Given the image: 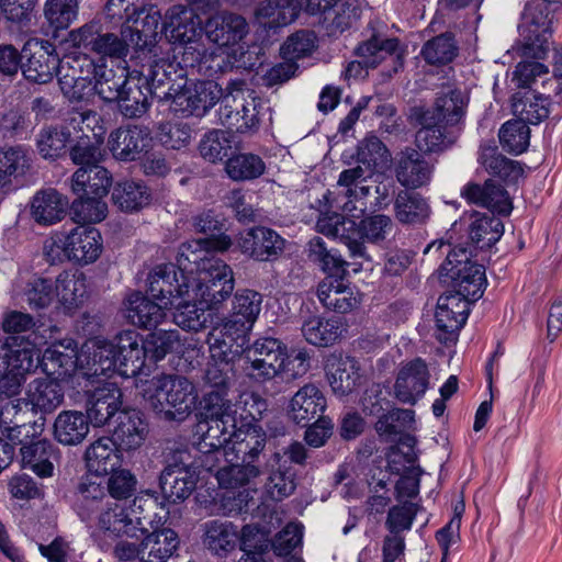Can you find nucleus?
Here are the masks:
<instances>
[{
    "label": "nucleus",
    "instance_id": "f257e3e1",
    "mask_svg": "<svg viewBox=\"0 0 562 562\" xmlns=\"http://www.w3.org/2000/svg\"><path fill=\"white\" fill-rule=\"evenodd\" d=\"M83 352L89 360V370L86 375L92 376L110 372L130 378L142 373L148 358L145 341L135 330L120 333L114 340L109 341L93 338L85 344Z\"/></svg>",
    "mask_w": 562,
    "mask_h": 562
},
{
    "label": "nucleus",
    "instance_id": "f03ea898",
    "mask_svg": "<svg viewBox=\"0 0 562 562\" xmlns=\"http://www.w3.org/2000/svg\"><path fill=\"white\" fill-rule=\"evenodd\" d=\"M77 514L90 528H94L93 537L99 535L115 538L127 536L138 540L139 528L130 517L127 509L105 495L103 487L98 483L91 482L81 485Z\"/></svg>",
    "mask_w": 562,
    "mask_h": 562
},
{
    "label": "nucleus",
    "instance_id": "7ed1b4c3",
    "mask_svg": "<svg viewBox=\"0 0 562 562\" xmlns=\"http://www.w3.org/2000/svg\"><path fill=\"white\" fill-rule=\"evenodd\" d=\"M165 27L170 40L183 44L181 61L186 68L196 67L199 72L213 76L227 66L228 58L224 52L207 53L195 44L202 35V21L193 10L181 5L171 8L167 13Z\"/></svg>",
    "mask_w": 562,
    "mask_h": 562
},
{
    "label": "nucleus",
    "instance_id": "20e7f679",
    "mask_svg": "<svg viewBox=\"0 0 562 562\" xmlns=\"http://www.w3.org/2000/svg\"><path fill=\"white\" fill-rule=\"evenodd\" d=\"M136 386L149 406L167 420L186 419L198 398L194 384L178 374H160L147 381L139 379Z\"/></svg>",
    "mask_w": 562,
    "mask_h": 562
},
{
    "label": "nucleus",
    "instance_id": "39448f33",
    "mask_svg": "<svg viewBox=\"0 0 562 562\" xmlns=\"http://www.w3.org/2000/svg\"><path fill=\"white\" fill-rule=\"evenodd\" d=\"M204 401L203 419L196 426L200 435L198 447L205 457L203 465L212 470L213 459L220 461L228 457L227 445L237 427V411L232 405L221 404V398L216 395Z\"/></svg>",
    "mask_w": 562,
    "mask_h": 562
},
{
    "label": "nucleus",
    "instance_id": "423d86ee",
    "mask_svg": "<svg viewBox=\"0 0 562 562\" xmlns=\"http://www.w3.org/2000/svg\"><path fill=\"white\" fill-rule=\"evenodd\" d=\"M102 252L100 232L88 225L53 234L44 244V255L52 263L68 260L86 266L97 261Z\"/></svg>",
    "mask_w": 562,
    "mask_h": 562
},
{
    "label": "nucleus",
    "instance_id": "0eeeda50",
    "mask_svg": "<svg viewBox=\"0 0 562 562\" xmlns=\"http://www.w3.org/2000/svg\"><path fill=\"white\" fill-rule=\"evenodd\" d=\"M234 288L232 268L223 260H211L196 277L191 276L188 295L200 305L216 311L232 295Z\"/></svg>",
    "mask_w": 562,
    "mask_h": 562
},
{
    "label": "nucleus",
    "instance_id": "6e6552de",
    "mask_svg": "<svg viewBox=\"0 0 562 562\" xmlns=\"http://www.w3.org/2000/svg\"><path fill=\"white\" fill-rule=\"evenodd\" d=\"M522 37L521 54L535 59L546 58L552 44L553 14L539 0L526 4L518 25Z\"/></svg>",
    "mask_w": 562,
    "mask_h": 562
},
{
    "label": "nucleus",
    "instance_id": "1a4fd4ad",
    "mask_svg": "<svg viewBox=\"0 0 562 562\" xmlns=\"http://www.w3.org/2000/svg\"><path fill=\"white\" fill-rule=\"evenodd\" d=\"M85 345L78 353V347L74 339H63L50 345L43 353L41 364L48 375H56L55 379L75 378L78 385L82 381L93 382L92 376L85 372L89 370V358L83 352ZM92 362V359H90Z\"/></svg>",
    "mask_w": 562,
    "mask_h": 562
},
{
    "label": "nucleus",
    "instance_id": "9d476101",
    "mask_svg": "<svg viewBox=\"0 0 562 562\" xmlns=\"http://www.w3.org/2000/svg\"><path fill=\"white\" fill-rule=\"evenodd\" d=\"M441 271L454 282V293L465 297L468 302L482 296L486 284L484 267L470 261L465 248L460 247L450 251L441 266Z\"/></svg>",
    "mask_w": 562,
    "mask_h": 562
},
{
    "label": "nucleus",
    "instance_id": "9b49d317",
    "mask_svg": "<svg viewBox=\"0 0 562 562\" xmlns=\"http://www.w3.org/2000/svg\"><path fill=\"white\" fill-rule=\"evenodd\" d=\"M374 182L373 173L360 165L341 171L337 181L339 194L335 199V206L351 217L362 216L369 210L368 198Z\"/></svg>",
    "mask_w": 562,
    "mask_h": 562
},
{
    "label": "nucleus",
    "instance_id": "f8f14e48",
    "mask_svg": "<svg viewBox=\"0 0 562 562\" xmlns=\"http://www.w3.org/2000/svg\"><path fill=\"white\" fill-rule=\"evenodd\" d=\"M164 94L172 99L176 111L200 115L223 97V89L213 80L188 81L183 79L181 82L169 86Z\"/></svg>",
    "mask_w": 562,
    "mask_h": 562
},
{
    "label": "nucleus",
    "instance_id": "ddd939ff",
    "mask_svg": "<svg viewBox=\"0 0 562 562\" xmlns=\"http://www.w3.org/2000/svg\"><path fill=\"white\" fill-rule=\"evenodd\" d=\"M94 375L79 385L87 396V414L94 426L105 425L122 407V392L115 382Z\"/></svg>",
    "mask_w": 562,
    "mask_h": 562
},
{
    "label": "nucleus",
    "instance_id": "4468645a",
    "mask_svg": "<svg viewBox=\"0 0 562 562\" xmlns=\"http://www.w3.org/2000/svg\"><path fill=\"white\" fill-rule=\"evenodd\" d=\"M244 355L251 376L270 380L284 369L286 347L279 339L262 337L246 347Z\"/></svg>",
    "mask_w": 562,
    "mask_h": 562
},
{
    "label": "nucleus",
    "instance_id": "2eb2a0df",
    "mask_svg": "<svg viewBox=\"0 0 562 562\" xmlns=\"http://www.w3.org/2000/svg\"><path fill=\"white\" fill-rule=\"evenodd\" d=\"M248 333L243 324L223 318L207 335L206 342L212 361L234 362L245 353Z\"/></svg>",
    "mask_w": 562,
    "mask_h": 562
},
{
    "label": "nucleus",
    "instance_id": "dca6fc26",
    "mask_svg": "<svg viewBox=\"0 0 562 562\" xmlns=\"http://www.w3.org/2000/svg\"><path fill=\"white\" fill-rule=\"evenodd\" d=\"M190 278L173 263L156 266L147 278V293L165 306H172L173 300L189 294Z\"/></svg>",
    "mask_w": 562,
    "mask_h": 562
},
{
    "label": "nucleus",
    "instance_id": "f3484780",
    "mask_svg": "<svg viewBox=\"0 0 562 562\" xmlns=\"http://www.w3.org/2000/svg\"><path fill=\"white\" fill-rule=\"evenodd\" d=\"M26 61L22 65V72L27 81L44 85L49 82L61 69L65 60H59L54 54L53 46L47 41L32 40L23 47Z\"/></svg>",
    "mask_w": 562,
    "mask_h": 562
},
{
    "label": "nucleus",
    "instance_id": "a211bd4d",
    "mask_svg": "<svg viewBox=\"0 0 562 562\" xmlns=\"http://www.w3.org/2000/svg\"><path fill=\"white\" fill-rule=\"evenodd\" d=\"M232 245L226 235L193 239L181 244L177 255V268L189 277H196L211 260H220L211 256V251H225Z\"/></svg>",
    "mask_w": 562,
    "mask_h": 562
},
{
    "label": "nucleus",
    "instance_id": "6ab92c4d",
    "mask_svg": "<svg viewBox=\"0 0 562 562\" xmlns=\"http://www.w3.org/2000/svg\"><path fill=\"white\" fill-rule=\"evenodd\" d=\"M470 302L452 292L439 296L436 308L437 338L441 342L454 340L460 328L465 324Z\"/></svg>",
    "mask_w": 562,
    "mask_h": 562
},
{
    "label": "nucleus",
    "instance_id": "aec40b11",
    "mask_svg": "<svg viewBox=\"0 0 562 562\" xmlns=\"http://www.w3.org/2000/svg\"><path fill=\"white\" fill-rule=\"evenodd\" d=\"M42 338L34 331L27 336L12 337L7 341L3 351L5 369L26 376L34 373L41 363Z\"/></svg>",
    "mask_w": 562,
    "mask_h": 562
},
{
    "label": "nucleus",
    "instance_id": "412c9836",
    "mask_svg": "<svg viewBox=\"0 0 562 562\" xmlns=\"http://www.w3.org/2000/svg\"><path fill=\"white\" fill-rule=\"evenodd\" d=\"M237 246L249 258L270 261L282 254L285 240L271 228L256 226L239 234Z\"/></svg>",
    "mask_w": 562,
    "mask_h": 562
},
{
    "label": "nucleus",
    "instance_id": "4be33fe9",
    "mask_svg": "<svg viewBox=\"0 0 562 562\" xmlns=\"http://www.w3.org/2000/svg\"><path fill=\"white\" fill-rule=\"evenodd\" d=\"M430 380V372L426 362L416 358L398 370L394 384V395L403 404L414 405L424 396Z\"/></svg>",
    "mask_w": 562,
    "mask_h": 562
},
{
    "label": "nucleus",
    "instance_id": "5701e85b",
    "mask_svg": "<svg viewBox=\"0 0 562 562\" xmlns=\"http://www.w3.org/2000/svg\"><path fill=\"white\" fill-rule=\"evenodd\" d=\"M204 31L206 37L223 50L239 44L248 34L249 27L244 16L222 11L206 20Z\"/></svg>",
    "mask_w": 562,
    "mask_h": 562
},
{
    "label": "nucleus",
    "instance_id": "b1692460",
    "mask_svg": "<svg viewBox=\"0 0 562 562\" xmlns=\"http://www.w3.org/2000/svg\"><path fill=\"white\" fill-rule=\"evenodd\" d=\"M64 398L63 385L57 379L48 375L32 380L19 402L30 407L33 414L47 415L55 412L63 404Z\"/></svg>",
    "mask_w": 562,
    "mask_h": 562
},
{
    "label": "nucleus",
    "instance_id": "393cba45",
    "mask_svg": "<svg viewBox=\"0 0 562 562\" xmlns=\"http://www.w3.org/2000/svg\"><path fill=\"white\" fill-rule=\"evenodd\" d=\"M150 132L145 126L126 125L111 133L109 147L116 159L131 161L140 156L151 145Z\"/></svg>",
    "mask_w": 562,
    "mask_h": 562
},
{
    "label": "nucleus",
    "instance_id": "a878e982",
    "mask_svg": "<svg viewBox=\"0 0 562 562\" xmlns=\"http://www.w3.org/2000/svg\"><path fill=\"white\" fill-rule=\"evenodd\" d=\"M69 42L76 47L90 48L102 56L122 58L127 44L112 33L100 34L97 24H87L69 33Z\"/></svg>",
    "mask_w": 562,
    "mask_h": 562
},
{
    "label": "nucleus",
    "instance_id": "bb28decb",
    "mask_svg": "<svg viewBox=\"0 0 562 562\" xmlns=\"http://www.w3.org/2000/svg\"><path fill=\"white\" fill-rule=\"evenodd\" d=\"M356 55L362 59L366 68H375L387 59L393 65V72H397L403 67L404 50L396 38L374 35L357 47Z\"/></svg>",
    "mask_w": 562,
    "mask_h": 562
},
{
    "label": "nucleus",
    "instance_id": "cd10ccee",
    "mask_svg": "<svg viewBox=\"0 0 562 562\" xmlns=\"http://www.w3.org/2000/svg\"><path fill=\"white\" fill-rule=\"evenodd\" d=\"M317 231L328 237L339 238L349 249L352 258L369 257L366 254V247L356 239L357 223L338 213L323 214L317 223Z\"/></svg>",
    "mask_w": 562,
    "mask_h": 562
},
{
    "label": "nucleus",
    "instance_id": "c85d7f7f",
    "mask_svg": "<svg viewBox=\"0 0 562 562\" xmlns=\"http://www.w3.org/2000/svg\"><path fill=\"white\" fill-rule=\"evenodd\" d=\"M326 375L333 392L337 396L349 395L361 384L360 367L350 357L335 355L328 357Z\"/></svg>",
    "mask_w": 562,
    "mask_h": 562
},
{
    "label": "nucleus",
    "instance_id": "c756f323",
    "mask_svg": "<svg viewBox=\"0 0 562 562\" xmlns=\"http://www.w3.org/2000/svg\"><path fill=\"white\" fill-rule=\"evenodd\" d=\"M266 432L258 425L244 423L234 429L231 442L227 445V462H235L247 458H256L265 448Z\"/></svg>",
    "mask_w": 562,
    "mask_h": 562
},
{
    "label": "nucleus",
    "instance_id": "7c9ffc66",
    "mask_svg": "<svg viewBox=\"0 0 562 562\" xmlns=\"http://www.w3.org/2000/svg\"><path fill=\"white\" fill-rule=\"evenodd\" d=\"M469 98L460 89L447 88L436 98L432 109L423 114H429L445 127L459 126L465 116Z\"/></svg>",
    "mask_w": 562,
    "mask_h": 562
},
{
    "label": "nucleus",
    "instance_id": "2f4dec72",
    "mask_svg": "<svg viewBox=\"0 0 562 562\" xmlns=\"http://www.w3.org/2000/svg\"><path fill=\"white\" fill-rule=\"evenodd\" d=\"M317 297L328 310L337 313H348L360 303L358 292L344 279L325 278L317 288Z\"/></svg>",
    "mask_w": 562,
    "mask_h": 562
},
{
    "label": "nucleus",
    "instance_id": "473e14b6",
    "mask_svg": "<svg viewBox=\"0 0 562 562\" xmlns=\"http://www.w3.org/2000/svg\"><path fill=\"white\" fill-rule=\"evenodd\" d=\"M432 167L420 153L406 148L398 155L395 166L397 181L406 189H417L430 181Z\"/></svg>",
    "mask_w": 562,
    "mask_h": 562
},
{
    "label": "nucleus",
    "instance_id": "72a5a7b5",
    "mask_svg": "<svg viewBox=\"0 0 562 562\" xmlns=\"http://www.w3.org/2000/svg\"><path fill=\"white\" fill-rule=\"evenodd\" d=\"M393 213L402 225L420 226L430 218L431 207L420 193L403 189L394 196Z\"/></svg>",
    "mask_w": 562,
    "mask_h": 562
},
{
    "label": "nucleus",
    "instance_id": "f704fd0d",
    "mask_svg": "<svg viewBox=\"0 0 562 562\" xmlns=\"http://www.w3.org/2000/svg\"><path fill=\"white\" fill-rule=\"evenodd\" d=\"M85 461L89 472L103 476L121 467L122 454L113 438L101 437L87 447Z\"/></svg>",
    "mask_w": 562,
    "mask_h": 562
},
{
    "label": "nucleus",
    "instance_id": "c9c22d12",
    "mask_svg": "<svg viewBox=\"0 0 562 562\" xmlns=\"http://www.w3.org/2000/svg\"><path fill=\"white\" fill-rule=\"evenodd\" d=\"M468 202L486 207L493 213L508 215L513 209L507 191L493 180L484 184L469 183L462 192Z\"/></svg>",
    "mask_w": 562,
    "mask_h": 562
},
{
    "label": "nucleus",
    "instance_id": "e433bc0d",
    "mask_svg": "<svg viewBox=\"0 0 562 562\" xmlns=\"http://www.w3.org/2000/svg\"><path fill=\"white\" fill-rule=\"evenodd\" d=\"M196 484L195 471L184 463L167 465L160 474V488L170 502L188 498Z\"/></svg>",
    "mask_w": 562,
    "mask_h": 562
},
{
    "label": "nucleus",
    "instance_id": "4c0bfd02",
    "mask_svg": "<svg viewBox=\"0 0 562 562\" xmlns=\"http://www.w3.org/2000/svg\"><path fill=\"white\" fill-rule=\"evenodd\" d=\"M55 297L65 311H72L82 305L87 296V278L79 270L60 272L55 282Z\"/></svg>",
    "mask_w": 562,
    "mask_h": 562
},
{
    "label": "nucleus",
    "instance_id": "58836bf2",
    "mask_svg": "<svg viewBox=\"0 0 562 562\" xmlns=\"http://www.w3.org/2000/svg\"><path fill=\"white\" fill-rule=\"evenodd\" d=\"M90 418L79 411H63L53 425L54 438L63 446H78L89 434Z\"/></svg>",
    "mask_w": 562,
    "mask_h": 562
},
{
    "label": "nucleus",
    "instance_id": "ea45409f",
    "mask_svg": "<svg viewBox=\"0 0 562 562\" xmlns=\"http://www.w3.org/2000/svg\"><path fill=\"white\" fill-rule=\"evenodd\" d=\"M327 406L324 393L315 384H305L291 398L290 415L296 423L322 417Z\"/></svg>",
    "mask_w": 562,
    "mask_h": 562
},
{
    "label": "nucleus",
    "instance_id": "a19ab883",
    "mask_svg": "<svg viewBox=\"0 0 562 562\" xmlns=\"http://www.w3.org/2000/svg\"><path fill=\"white\" fill-rule=\"evenodd\" d=\"M88 68H92L93 90L104 101L113 102L122 95V90L128 79L125 69L114 70L105 63L93 64L90 59L83 58Z\"/></svg>",
    "mask_w": 562,
    "mask_h": 562
},
{
    "label": "nucleus",
    "instance_id": "79ce46f5",
    "mask_svg": "<svg viewBox=\"0 0 562 562\" xmlns=\"http://www.w3.org/2000/svg\"><path fill=\"white\" fill-rule=\"evenodd\" d=\"M346 330L340 317L314 315L302 324V334L306 341L318 347L333 345Z\"/></svg>",
    "mask_w": 562,
    "mask_h": 562
},
{
    "label": "nucleus",
    "instance_id": "37998d69",
    "mask_svg": "<svg viewBox=\"0 0 562 562\" xmlns=\"http://www.w3.org/2000/svg\"><path fill=\"white\" fill-rule=\"evenodd\" d=\"M117 425L113 430V439L117 446L131 450L140 447L147 435V425L139 412L121 411L116 418Z\"/></svg>",
    "mask_w": 562,
    "mask_h": 562
},
{
    "label": "nucleus",
    "instance_id": "c03bdc74",
    "mask_svg": "<svg viewBox=\"0 0 562 562\" xmlns=\"http://www.w3.org/2000/svg\"><path fill=\"white\" fill-rule=\"evenodd\" d=\"M165 306L159 301H150L139 292L132 293L126 300V316L136 326L156 327L165 317Z\"/></svg>",
    "mask_w": 562,
    "mask_h": 562
},
{
    "label": "nucleus",
    "instance_id": "a18cd8bd",
    "mask_svg": "<svg viewBox=\"0 0 562 562\" xmlns=\"http://www.w3.org/2000/svg\"><path fill=\"white\" fill-rule=\"evenodd\" d=\"M151 92L153 89L140 76L130 74L122 95L116 100L121 112L127 117L140 116L148 109Z\"/></svg>",
    "mask_w": 562,
    "mask_h": 562
},
{
    "label": "nucleus",
    "instance_id": "49530a36",
    "mask_svg": "<svg viewBox=\"0 0 562 562\" xmlns=\"http://www.w3.org/2000/svg\"><path fill=\"white\" fill-rule=\"evenodd\" d=\"M20 451L23 468L32 470L41 477L53 475L57 451L49 440H37L31 446L21 448Z\"/></svg>",
    "mask_w": 562,
    "mask_h": 562
},
{
    "label": "nucleus",
    "instance_id": "de8ad7c7",
    "mask_svg": "<svg viewBox=\"0 0 562 562\" xmlns=\"http://www.w3.org/2000/svg\"><path fill=\"white\" fill-rule=\"evenodd\" d=\"M142 547L148 552L145 562H166L178 548L177 533L171 529H161L146 535L142 528L137 531Z\"/></svg>",
    "mask_w": 562,
    "mask_h": 562
},
{
    "label": "nucleus",
    "instance_id": "09e8293b",
    "mask_svg": "<svg viewBox=\"0 0 562 562\" xmlns=\"http://www.w3.org/2000/svg\"><path fill=\"white\" fill-rule=\"evenodd\" d=\"M66 206L67 201L61 194L55 189H45L33 196L31 213L37 223L52 225L63 218Z\"/></svg>",
    "mask_w": 562,
    "mask_h": 562
},
{
    "label": "nucleus",
    "instance_id": "8fccbe9b",
    "mask_svg": "<svg viewBox=\"0 0 562 562\" xmlns=\"http://www.w3.org/2000/svg\"><path fill=\"white\" fill-rule=\"evenodd\" d=\"M422 127L416 133V145L425 153H437L445 150L452 143L453 138L443 124L435 121L429 114H422Z\"/></svg>",
    "mask_w": 562,
    "mask_h": 562
},
{
    "label": "nucleus",
    "instance_id": "3c124183",
    "mask_svg": "<svg viewBox=\"0 0 562 562\" xmlns=\"http://www.w3.org/2000/svg\"><path fill=\"white\" fill-rule=\"evenodd\" d=\"M111 187L108 170L100 166L79 168L72 176V190L77 194L103 198Z\"/></svg>",
    "mask_w": 562,
    "mask_h": 562
},
{
    "label": "nucleus",
    "instance_id": "603ef678",
    "mask_svg": "<svg viewBox=\"0 0 562 562\" xmlns=\"http://www.w3.org/2000/svg\"><path fill=\"white\" fill-rule=\"evenodd\" d=\"M262 295L250 289L238 290L232 302V314L225 317L227 321L243 324L246 330H250L261 311Z\"/></svg>",
    "mask_w": 562,
    "mask_h": 562
},
{
    "label": "nucleus",
    "instance_id": "864d4df0",
    "mask_svg": "<svg viewBox=\"0 0 562 562\" xmlns=\"http://www.w3.org/2000/svg\"><path fill=\"white\" fill-rule=\"evenodd\" d=\"M302 10L299 0H265L258 7L256 14L270 27L283 26L296 20Z\"/></svg>",
    "mask_w": 562,
    "mask_h": 562
},
{
    "label": "nucleus",
    "instance_id": "5fc2aeb1",
    "mask_svg": "<svg viewBox=\"0 0 562 562\" xmlns=\"http://www.w3.org/2000/svg\"><path fill=\"white\" fill-rule=\"evenodd\" d=\"M237 538V529L232 522L211 520L204 524V544L217 555H224L234 550Z\"/></svg>",
    "mask_w": 562,
    "mask_h": 562
},
{
    "label": "nucleus",
    "instance_id": "6e6d98bb",
    "mask_svg": "<svg viewBox=\"0 0 562 562\" xmlns=\"http://www.w3.org/2000/svg\"><path fill=\"white\" fill-rule=\"evenodd\" d=\"M504 225L498 217L485 213H475L469 226V237L479 248H488L499 240Z\"/></svg>",
    "mask_w": 562,
    "mask_h": 562
},
{
    "label": "nucleus",
    "instance_id": "4d7b16f0",
    "mask_svg": "<svg viewBox=\"0 0 562 562\" xmlns=\"http://www.w3.org/2000/svg\"><path fill=\"white\" fill-rule=\"evenodd\" d=\"M144 341L148 358L154 362L164 359L168 353L183 355L186 351L184 342L177 329L153 331Z\"/></svg>",
    "mask_w": 562,
    "mask_h": 562
},
{
    "label": "nucleus",
    "instance_id": "13d9d810",
    "mask_svg": "<svg viewBox=\"0 0 562 562\" xmlns=\"http://www.w3.org/2000/svg\"><path fill=\"white\" fill-rule=\"evenodd\" d=\"M112 198L122 211L134 212L149 204L150 192L142 182L126 180L115 186Z\"/></svg>",
    "mask_w": 562,
    "mask_h": 562
},
{
    "label": "nucleus",
    "instance_id": "bf43d9fd",
    "mask_svg": "<svg viewBox=\"0 0 562 562\" xmlns=\"http://www.w3.org/2000/svg\"><path fill=\"white\" fill-rule=\"evenodd\" d=\"M178 299L181 302L176 306L173 322L182 329L189 331H199L206 327L209 323V307H204L189 295H181Z\"/></svg>",
    "mask_w": 562,
    "mask_h": 562
},
{
    "label": "nucleus",
    "instance_id": "052dcab7",
    "mask_svg": "<svg viewBox=\"0 0 562 562\" xmlns=\"http://www.w3.org/2000/svg\"><path fill=\"white\" fill-rule=\"evenodd\" d=\"M357 158L360 166H366L364 170L374 173L389 167L391 155L376 136L370 135L359 144Z\"/></svg>",
    "mask_w": 562,
    "mask_h": 562
},
{
    "label": "nucleus",
    "instance_id": "680f3d73",
    "mask_svg": "<svg viewBox=\"0 0 562 562\" xmlns=\"http://www.w3.org/2000/svg\"><path fill=\"white\" fill-rule=\"evenodd\" d=\"M70 132L63 126H45L36 136V147L44 159H56L66 153Z\"/></svg>",
    "mask_w": 562,
    "mask_h": 562
},
{
    "label": "nucleus",
    "instance_id": "e2e57ef3",
    "mask_svg": "<svg viewBox=\"0 0 562 562\" xmlns=\"http://www.w3.org/2000/svg\"><path fill=\"white\" fill-rule=\"evenodd\" d=\"M233 362L212 361L209 363L205 372V381L212 387L205 398L216 395L221 398V404L232 405L229 398V386L233 378Z\"/></svg>",
    "mask_w": 562,
    "mask_h": 562
},
{
    "label": "nucleus",
    "instance_id": "0e129e2a",
    "mask_svg": "<svg viewBox=\"0 0 562 562\" xmlns=\"http://www.w3.org/2000/svg\"><path fill=\"white\" fill-rule=\"evenodd\" d=\"M243 83L232 82L226 87L227 94L223 95L224 106L221 108L222 114L227 119L232 117L233 110L235 111V117L237 123L238 117L245 113H251L257 111V102L252 97V91L249 89H243Z\"/></svg>",
    "mask_w": 562,
    "mask_h": 562
},
{
    "label": "nucleus",
    "instance_id": "69168bd1",
    "mask_svg": "<svg viewBox=\"0 0 562 562\" xmlns=\"http://www.w3.org/2000/svg\"><path fill=\"white\" fill-rule=\"evenodd\" d=\"M480 161L486 171L505 181H516L522 175L520 165L501 155L495 147L482 148Z\"/></svg>",
    "mask_w": 562,
    "mask_h": 562
},
{
    "label": "nucleus",
    "instance_id": "338daca9",
    "mask_svg": "<svg viewBox=\"0 0 562 562\" xmlns=\"http://www.w3.org/2000/svg\"><path fill=\"white\" fill-rule=\"evenodd\" d=\"M58 83L63 94L70 101H82L93 90L91 80L78 75L75 67L69 63H63L58 71Z\"/></svg>",
    "mask_w": 562,
    "mask_h": 562
},
{
    "label": "nucleus",
    "instance_id": "774afa93",
    "mask_svg": "<svg viewBox=\"0 0 562 562\" xmlns=\"http://www.w3.org/2000/svg\"><path fill=\"white\" fill-rule=\"evenodd\" d=\"M225 170L228 177L235 181L252 180L265 173L266 165L255 154H239L226 161Z\"/></svg>",
    "mask_w": 562,
    "mask_h": 562
}]
</instances>
